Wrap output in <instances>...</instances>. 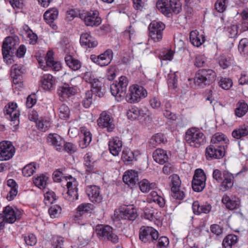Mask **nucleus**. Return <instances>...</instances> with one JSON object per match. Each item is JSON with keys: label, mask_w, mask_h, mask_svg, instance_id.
<instances>
[{"label": "nucleus", "mask_w": 248, "mask_h": 248, "mask_svg": "<svg viewBox=\"0 0 248 248\" xmlns=\"http://www.w3.org/2000/svg\"><path fill=\"white\" fill-rule=\"evenodd\" d=\"M170 180L171 196L173 199L182 200L185 197L184 191L180 189L181 181L179 176L175 174L169 177Z\"/></svg>", "instance_id": "nucleus-8"}, {"label": "nucleus", "mask_w": 248, "mask_h": 248, "mask_svg": "<svg viewBox=\"0 0 248 248\" xmlns=\"http://www.w3.org/2000/svg\"><path fill=\"white\" fill-rule=\"evenodd\" d=\"M156 187L154 183H150L147 179H143L139 183V187L141 192L146 193Z\"/></svg>", "instance_id": "nucleus-49"}, {"label": "nucleus", "mask_w": 248, "mask_h": 248, "mask_svg": "<svg viewBox=\"0 0 248 248\" xmlns=\"http://www.w3.org/2000/svg\"><path fill=\"white\" fill-rule=\"evenodd\" d=\"M165 28V24L160 21H153L149 26V36L155 42L161 41L163 37V31Z\"/></svg>", "instance_id": "nucleus-7"}, {"label": "nucleus", "mask_w": 248, "mask_h": 248, "mask_svg": "<svg viewBox=\"0 0 248 248\" xmlns=\"http://www.w3.org/2000/svg\"><path fill=\"white\" fill-rule=\"evenodd\" d=\"M76 90L73 87H71L68 84H64L60 86L58 89L57 93L60 98V100L64 101L72 95L75 94Z\"/></svg>", "instance_id": "nucleus-23"}, {"label": "nucleus", "mask_w": 248, "mask_h": 248, "mask_svg": "<svg viewBox=\"0 0 248 248\" xmlns=\"http://www.w3.org/2000/svg\"><path fill=\"white\" fill-rule=\"evenodd\" d=\"M22 238H23L25 244L27 246H34L37 243L36 237L33 233L23 235Z\"/></svg>", "instance_id": "nucleus-52"}, {"label": "nucleus", "mask_w": 248, "mask_h": 248, "mask_svg": "<svg viewBox=\"0 0 248 248\" xmlns=\"http://www.w3.org/2000/svg\"><path fill=\"white\" fill-rule=\"evenodd\" d=\"M80 18L84 20L87 26L97 27L101 23V18L99 16V12L97 10H91L84 15H80Z\"/></svg>", "instance_id": "nucleus-11"}, {"label": "nucleus", "mask_w": 248, "mask_h": 248, "mask_svg": "<svg viewBox=\"0 0 248 248\" xmlns=\"http://www.w3.org/2000/svg\"><path fill=\"white\" fill-rule=\"evenodd\" d=\"M15 148L11 142L2 141L0 142V160H8L12 158L15 153Z\"/></svg>", "instance_id": "nucleus-15"}, {"label": "nucleus", "mask_w": 248, "mask_h": 248, "mask_svg": "<svg viewBox=\"0 0 248 248\" xmlns=\"http://www.w3.org/2000/svg\"><path fill=\"white\" fill-rule=\"evenodd\" d=\"M120 216L124 219L134 220L138 216L137 210L133 205H124L120 208Z\"/></svg>", "instance_id": "nucleus-18"}, {"label": "nucleus", "mask_w": 248, "mask_h": 248, "mask_svg": "<svg viewBox=\"0 0 248 248\" xmlns=\"http://www.w3.org/2000/svg\"><path fill=\"white\" fill-rule=\"evenodd\" d=\"M231 59L225 56H220L218 58L219 65L223 69L227 68L231 63Z\"/></svg>", "instance_id": "nucleus-60"}, {"label": "nucleus", "mask_w": 248, "mask_h": 248, "mask_svg": "<svg viewBox=\"0 0 248 248\" xmlns=\"http://www.w3.org/2000/svg\"><path fill=\"white\" fill-rule=\"evenodd\" d=\"M56 200V195L53 191H48L44 194V202L46 204L52 203Z\"/></svg>", "instance_id": "nucleus-61"}, {"label": "nucleus", "mask_w": 248, "mask_h": 248, "mask_svg": "<svg viewBox=\"0 0 248 248\" xmlns=\"http://www.w3.org/2000/svg\"><path fill=\"white\" fill-rule=\"evenodd\" d=\"M39 165L35 162H31L26 165L22 169L24 176L30 177L33 175L35 170L39 168Z\"/></svg>", "instance_id": "nucleus-46"}, {"label": "nucleus", "mask_w": 248, "mask_h": 248, "mask_svg": "<svg viewBox=\"0 0 248 248\" xmlns=\"http://www.w3.org/2000/svg\"><path fill=\"white\" fill-rule=\"evenodd\" d=\"M212 206L209 203H205L200 205L198 201H195L192 204V209L194 214L200 215L201 213L207 214L211 210Z\"/></svg>", "instance_id": "nucleus-32"}, {"label": "nucleus", "mask_w": 248, "mask_h": 248, "mask_svg": "<svg viewBox=\"0 0 248 248\" xmlns=\"http://www.w3.org/2000/svg\"><path fill=\"white\" fill-rule=\"evenodd\" d=\"M128 81L126 77L121 76L118 82L113 83L110 86L111 94L118 101H121L126 96Z\"/></svg>", "instance_id": "nucleus-5"}, {"label": "nucleus", "mask_w": 248, "mask_h": 248, "mask_svg": "<svg viewBox=\"0 0 248 248\" xmlns=\"http://www.w3.org/2000/svg\"><path fill=\"white\" fill-rule=\"evenodd\" d=\"M19 43V40L17 36L7 37L3 41L2 53L4 60L8 64H11L13 62L12 55Z\"/></svg>", "instance_id": "nucleus-1"}, {"label": "nucleus", "mask_w": 248, "mask_h": 248, "mask_svg": "<svg viewBox=\"0 0 248 248\" xmlns=\"http://www.w3.org/2000/svg\"><path fill=\"white\" fill-rule=\"evenodd\" d=\"M221 201L226 208L230 210L237 209L240 204L239 198L232 195L229 196L226 194L223 195Z\"/></svg>", "instance_id": "nucleus-24"}, {"label": "nucleus", "mask_w": 248, "mask_h": 248, "mask_svg": "<svg viewBox=\"0 0 248 248\" xmlns=\"http://www.w3.org/2000/svg\"><path fill=\"white\" fill-rule=\"evenodd\" d=\"M145 218L152 220L154 218L155 210L150 206H146L143 211Z\"/></svg>", "instance_id": "nucleus-62"}, {"label": "nucleus", "mask_w": 248, "mask_h": 248, "mask_svg": "<svg viewBox=\"0 0 248 248\" xmlns=\"http://www.w3.org/2000/svg\"><path fill=\"white\" fill-rule=\"evenodd\" d=\"M218 85L222 89L228 90L232 86V82L229 78H222L218 82Z\"/></svg>", "instance_id": "nucleus-59"}, {"label": "nucleus", "mask_w": 248, "mask_h": 248, "mask_svg": "<svg viewBox=\"0 0 248 248\" xmlns=\"http://www.w3.org/2000/svg\"><path fill=\"white\" fill-rule=\"evenodd\" d=\"M206 175L202 169H196L195 171L192 182V187L194 191L201 192L205 186Z\"/></svg>", "instance_id": "nucleus-9"}, {"label": "nucleus", "mask_w": 248, "mask_h": 248, "mask_svg": "<svg viewBox=\"0 0 248 248\" xmlns=\"http://www.w3.org/2000/svg\"><path fill=\"white\" fill-rule=\"evenodd\" d=\"M128 81L126 77L121 76L118 82L113 83L110 86L111 94L118 101H121L126 96Z\"/></svg>", "instance_id": "nucleus-4"}, {"label": "nucleus", "mask_w": 248, "mask_h": 248, "mask_svg": "<svg viewBox=\"0 0 248 248\" xmlns=\"http://www.w3.org/2000/svg\"><path fill=\"white\" fill-rule=\"evenodd\" d=\"M215 72L211 69H202L196 74L194 78L195 84L201 87H203L213 83L216 79Z\"/></svg>", "instance_id": "nucleus-3"}, {"label": "nucleus", "mask_w": 248, "mask_h": 248, "mask_svg": "<svg viewBox=\"0 0 248 248\" xmlns=\"http://www.w3.org/2000/svg\"><path fill=\"white\" fill-rule=\"evenodd\" d=\"M205 62L206 58L204 55H198L196 56L194 64L197 67H201L204 65Z\"/></svg>", "instance_id": "nucleus-64"}, {"label": "nucleus", "mask_w": 248, "mask_h": 248, "mask_svg": "<svg viewBox=\"0 0 248 248\" xmlns=\"http://www.w3.org/2000/svg\"><path fill=\"white\" fill-rule=\"evenodd\" d=\"M189 39L191 43L197 47L201 46L205 41L204 36L202 34L200 35L197 30L190 32Z\"/></svg>", "instance_id": "nucleus-38"}, {"label": "nucleus", "mask_w": 248, "mask_h": 248, "mask_svg": "<svg viewBox=\"0 0 248 248\" xmlns=\"http://www.w3.org/2000/svg\"><path fill=\"white\" fill-rule=\"evenodd\" d=\"M58 14L59 11L55 8H49L44 14L45 20L53 30L57 29V26L55 24L54 21L57 19Z\"/></svg>", "instance_id": "nucleus-21"}, {"label": "nucleus", "mask_w": 248, "mask_h": 248, "mask_svg": "<svg viewBox=\"0 0 248 248\" xmlns=\"http://www.w3.org/2000/svg\"><path fill=\"white\" fill-rule=\"evenodd\" d=\"M97 122L99 127L106 128L108 132H111L114 129L113 118L106 112H103L100 114Z\"/></svg>", "instance_id": "nucleus-19"}, {"label": "nucleus", "mask_w": 248, "mask_h": 248, "mask_svg": "<svg viewBox=\"0 0 248 248\" xmlns=\"http://www.w3.org/2000/svg\"><path fill=\"white\" fill-rule=\"evenodd\" d=\"M165 138L163 134L158 133L153 136L150 140L149 146L151 148H155L158 144L163 143Z\"/></svg>", "instance_id": "nucleus-51"}, {"label": "nucleus", "mask_w": 248, "mask_h": 248, "mask_svg": "<svg viewBox=\"0 0 248 248\" xmlns=\"http://www.w3.org/2000/svg\"><path fill=\"white\" fill-rule=\"evenodd\" d=\"M47 143L53 146L58 151L63 150L64 140L57 134H49L47 138Z\"/></svg>", "instance_id": "nucleus-22"}, {"label": "nucleus", "mask_w": 248, "mask_h": 248, "mask_svg": "<svg viewBox=\"0 0 248 248\" xmlns=\"http://www.w3.org/2000/svg\"><path fill=\"white\" fill-rule=\"evenodd\" d=\"M122 142L118 137H115L109 141L108 146L110 153L114 156H117L121 152Z\"/></svg>", "instance_id": "nucleus-27"}, {"label": "nucleus", "mask_w": 248, "mask_h": 248, "mask_svg": "<svg viewBox=\"0 0 248 248\" xmlns=\"http://www.w3.org/2000/svg\"><path fill=\"white\" fill-rule=\"evenodd\" d=\"M80 43L82 46H85L89 48L96 47L98 45L97 40L93 37L90 33L88 32L81 34Z\"/></svg>", "instance_id": "nucleus-28"}, {"label": "nucleus", "mask_w": 248, "mask_h": 248, "mask_svg": "<svg viewBox=\"0 0 248 248\" xmlns=\"http://www.w3.org/2000/svg\"><path fill=\"white\" fill-rule=\"evenodd\" d=\"M2 213L6 221L9 223H13L16 220L19 219L22 215L21 211L9 205L4 207Z\"/></svg>", "instance_id": "nucleus-16"}, {"label": "nucleus", "mask_w": 248, "mask_h": 248, "mask_svg": "<svg viewBox=\"0 0 248 248\" xmlns=\"http://www.w3.org/2000/svg\"><path fill=\"white\" fill-rule=\"evenodd\" d=\"M232 136L236 139H239L248 135V126L244 125L234 130L232 133Z\"/></svg>", "instance_id": "nucleus-47"}, {"label": "nucleus", "mask_w": 248, "mask_h": 248, "mask_svg": "<svg viewBox=\"0 0 248 248\" xmlns=\"http://www.w3.org/2000/svg\"><path fill=\"white\" fill-rule=\"evenodd\" d=\"M64 59L67 66L73 71H78L81 67V62L70 55H67Z\"/></svg>", "instance_id": "nucleus-35"}, {"label": "nucleus", "mask_w": 248, "mask_h": 248, "mask_svg": "<svg viewBox=\"0 0 248 248\" xmlns=\"http://www.w3.org/2000/svg\"><path fill=\"white\" fill-rule=\"evenodd\" d=\"M169 87L174 89L177 86V78L175 74H170L169 76L168 79Z\"/></svg>", "instance_id": "nucleus-63"}, {"label": "nucleus", "mask_w": 248, "mask_h": 248, "mask_svg": "<svg viewBox=\"0 0 248 248\" xmlns=\"http://www.w3.org/2000/svg\"><path fill=\"white\" fill-rule=\"evenodd\" d=\"M84 166L85 170L87 173H92L94 171V164L96 160L93 157L91 153H86L84 156Z\"/></svg>", "instance_id": "nucleus-30"}, {"label": "nucleus", "mask_w": 248, "mask_h": 248, "mask_svg": "<svg viewBox=\"0 0 248 248\" xmlns=\"http://www.w3.org/2000/svg\"><path fill=\"white\" fill-rule=\"evenodd\" d=\"M140 155V153L139 150L134 151L125 150L123 151L122 158L125 161L131 162L136 160L137 157Z\"/></svg>", "instance_id": "nucleus-44"}, {"label": "nucleus", "mask_w": 248, "mask_h": 248, "mask_svg": "<svg viewBox=\"0 0 248 248\" xmlns=\"http://www.w3.org/2000/svg\"><path fill=\"white\" fill-rule=\"evenodd\" d=\"M112 58L113 52L109 49L99 55L93 54L90 56V59L93 62L102 67L108 65Z\"/></svg>", "instance_id": "nucleus-12"}, {"label": "nucleus", "mask_w": 248, "mask_h": 248, "mask_svg": "<svg viewBox=\"0 0 248 248\" xmlns=\"http://www.w3.org/2000/svg\"><path fill=\"white\" fill-rule=\"evenodd\" d=\"M141 115L139 109L137 107H132L127 111V116L128 119L135 120L138 119Z\"/></svg>", "instance_id": "nucleus-53"}, {"label": "nucleus", "mask_w": 248, "mask_h": 248, "mask_svg": "<svg viewBox=\"0 0 248 248\" xmlns=\"http://www.w3.org/2000/svg\"><path fill=\"white\" fill-rule=\"evenodd\" d=\"M17 104L15 103H9L6 105L4 109L3 112L8 119L13 122L15 125L19 124V117L20 115L19 111L17 108Z\"/></svg>", "instance_id": "nucleus-13"}, {"label": "nucleus", "mask_w": 248, "mask_h": 248, "mask_svg": "<svg viewBox=\"0 0 248 248\" xmlns=\"http://www.w3.org/2000/svg\"><path fill=\"white\" fill-rule=\"evenodd\" d=\"M93 91H88L85 94V96L82 101V105L85 108H89L93 102Z\"/></svg>", "instance_id": "nucleus-56"}, {"label": "nucleus", "mask_w": 248, "mask_h": 248, "mask_svg": "<svg viewBox=\"0 0 248 248\" xmlns=\"http://www.w3.org/2000/svg\"><path fill=\"white\" fill-rule=\"evenodd\" d=\"M185 140L190 146L199 148L205 142V137L200 130L191 128L186 132Z\"/></svg>", "instance_id": "nucleus-2"}, {"label": "nucleus", "mask_w": 248, "mask_h": 248, "mask_svg": "<svg viewBox=\"0 0 248 248\" xmlns=\"http://www.w3.org/2000/svg\"><path fill=\"white\" fill-rule=\"evenodd\" d=\"M147 201L150 203L152 202H155L160 207H164L165 203L164 199L159 196L158 193L155 191H151L148 196Z\"/></svg>", "instance_id": "nucleus-42"}, {"label": "nucleus", "mask_w": 248, "mask_h": 248, "mask_svg": "<svg viewBox=\"0 0 248 248\" xmlns=\"http://www.w3.org/2000/svg\"><path fill=\"white\" fill-rule=\"evenodd\" d=\"M55 84V79L50 74L44 75L41 81V87L45 91H48L52 89Z\"/></svg>", "instance_id": "nucleus-40"}, {"label": "nucleus", "mask_w": 248, "mask_h": 248, "mask_svg": "<svg viewBox=\"0 0 248 248\" xmlns=\"http://www.w3.org/2000/svg\"><path fill=\"white\" fill-rule=\"evenodd\" d=\"M225 151V147L211 144L206 149V157L208 159H220L224 156Z\"/></svg>", "instance_id": "nucleus-17"}, {"label": "nucleus", "mask_w": 248, "mask_h": 248, "mask_svg": "<svg viewBox=\"0 0 248 248\" xmlns=\"http://www.w3.org/2000/svg\"><path fill=\"white\" fill-rule=\"evenodd\" d=\"M153 156L155 161L160 164H165L169 159L167 151L160 148L154 151Z\"/></svg>", "instance_id": "nucleus-33"}, {"label": "nucleus", "mask_w": 248, "mask_h": 248, "mask_svg": "<svg viewBox=\"0 0 248 248\" xmlns=\"http://www.w3.org/2000/svg\"><path fill=\"white\" fill-rule=\"evenodd\" d=\"M248 111V105L243 100H240L236 104L234 109L235 115L239 118L244 116Z\"/></svg>", "instance_id": "nucleus-37"}, {"label": "nucleus", "mask_w": 248, "mask_h": 248, "mask_svg": "<svg viewBox=\"0 0 248 248\" xmlns=\"http://www.w3.org/2000/svg\"><path fill=\"white\" fill-rule=\"evenodd\" d=\"M93 93L94 92L96 93V95L99 97H102L104 95V92L102 89V83L98 79H91L90 81Z\"/></svg>", "instance_id": "nucleus-41"}, {"label": "nucleus", "mask_w": 248, "mask_h": 248, "mask_svg": "<svg viewBox=\"0 0 248 248\" xmlns=\"http://www.w3.org/2000/svg\"><path fill=\"white\" fill-rule=\"evenodd\" d=\"M53 52L52 51H48L46 57V64L47 66L55 71H59L61 68V63L55 61L53 58Z\"/></svg>", "instance_id": "nucleus-39"}, {"label": "nucleus", "mask_w": 248, "mask_h": 248, "mask_svg": "<svg viewBox=\"0 0 248 248\" xmlns=\"http://www.w3.org/2000/svg\"><path fill=\"white\" fill-rule=\"evenodd\" d=\"M156 6L163 14L167 16H170L168 0H158L156 3Z\"/></svg>", "instance_id": "nucleus-45"}, {"label": "nucleus", "mask_w": 248, "mask_h": 248, "mask_svg": "<svg viewBox=\"0 0 248 248\" xmlns=\"http://www.w3.org/2000/svg\"><path fill=\"white\" fill-rule=\"evenodd\" d=\"M47 179L48 177L44 174H42L35 178L33 182L37 187L40 188H44L46 186Z\"/></svg>", "instance_id": "nucleus-54"}, {"label": "nucleus", "mask_w": 248, "mask_h": 248, "mask_svg": "<svg viewBox=\"0 0 248 248\" xmlns=\"http://www.w3.org/2000/svg\"><path fill=\"white\" fill-rule=\"evenodd\" d=\"M181 3L180 0H169V9L170 15L171 13L178 14L181 10Z\"/></svg>", "instance_id": "nucleus-48"}, {"label": "nucleus", "mask_w": 248, "mask_h": 248, "mask_svg": "<svg viewBox=\"0 0 248 248\" xmlns=\"http://www.w3.org/2000/svg\"><path fill=\"white\" fill-rule=\"evenodd\" d=\"M237 237L234 234H229L224 239L222 244L225 248H232L236 244Z\"/></svg>", "instance_id": "nucleus-50"}, {"label": "nucleus", "mask_w": 248, "mask_h": 248, "mask_svg": "<svg viewBox=\"0 0 248 248\" xmlns=\"http://www.w3.org/2000/svg\"><path fill=\"white\" fill-rule=\"evenodd\" d=\"M62 208L57 204L52 205L48 209V213L52 218L58 217L61 213Z\"/></svg>", "instance_id": "nucleus-55"}, {"label": "nucleus", "mask_w": 248, "mask_h": 248, "mask_svg": "<svg viewBox=\"0 0 248 248\" xmlns=\"http://www.w3.org/2000/svg\"><path fill=\"white\" fill-rule=\"evenodd\" d=\"M67 194L70 196L71 201H75L78 199V182L71 177V181L67 182Z\"/></svg>", "instance_id": "nucleus-29"}, {"label": "nucleus", "mask_w": 248, "mask_h": 248, "mask_svg": "<svg viewBox=\"0 0 248 248\" xmlns=\"http://www.w3.org/2000/svg\"><path fill=\"white\" fill-rule=\"evenodd\" d=\"M123 179L126 185L132 188L139 182L138 172L132 170H127L124 172Z\"/></svg>", "instance_id": "nucleus-20"}, {"label": "nucleus", "mask_w": 248, "mask_h": 248, "mask_svg": "<svg viewBox=\"0 0 248 248\" xmlns=\"http://www.w3.org/2000/svg\"><path fill=\"white\" fill-rule=\"evenodd\" d=\"M233 175L228 171H224L223 178L220 182L219 189L222 191H227L231 188L233 185Z\"/></svg>", "instance_id": "nucleus-26"}, {"label": "nucleus", "mask_w": 248, "mask_h": 248, "mask_svg": "<svg viewBox=\"0 0 248 248\" xmlns=\"http://www.w3.org/2000/svg\"><path fill=\"white\" fill-rule=\"evenodd\" d=\"M82 140L80 141V146L82 148L87 147L92 141V134L85 127L80 128Z\"/></svg>", "instance_id": "nucleus-34"}, {"label": "nucleus", "mask_w": 248, "mask_h": 248, "mask_svg": "<svg viewBox=\"0 0 248 248\" xmlns=\"http://www.w3.org/2000/svg\"><path fill=\"white\" fill-rule=\"evenodd\" d=\"M87 193L90 200L94 203H100L103 199L100 188L96 186H91L87 189Z\"/></svg>", "instance_id": "nucleus-25"}, {"label": "nucleus", "mask_w": 248, "mask_h": 248, "mask_svg": "<svg viewBox=\"0 0 248 248\" xmlns=\"http://www.w3.org/2000/svg\"><path fill=\"white\" fill-rule=\"evenodd\" d=\"M96 232L103 239H107L114 243L118 242V236L113 232V229L109 226L99 225L96 229Z\"/></svg>", "instance_id": "nucleus-14"}, {"label": "nucleus", "mask_w": 248, "mask_h": 248, "mask_svg": "<svg viewBox=\"0 0 248 248\" xmlns=\"http://www.w3.org/2000/svg\"><path fill=\"white\" fill-rule=\"evenodd\" d=\"M229 142L228 139L225 135L221 133H216L212 138L211 142L212 144L219 147H227V144Z\"/></svg>", "instance_id": "nucleus-31"}, {"label": "nucleus", "mask_w": 248, "mask_h": 248, "mask_svg": "<svg viewBox=\"0 0 248 248\" xmlns=\"http://www.w3.org/2000/svg\"><path fill=\"white\" fill-rule=\"evenodd\" d=\"M147 92L142 86L133 85L129 88L128 93L125 96L126 101L130 103H135L146 97Z\"/></svg>", "instance_id": "nucleus-6"}, {"label": "nucleus", "mask_w": 248, "mask_h": 248, "mask_svg": "<svg viewBox=\"0 0 248 248\" xmlns=\"http://www.w3.org/2000/svg\"><path fill=\"white\" fill-rule=\"evenodd\" d=\"M70 110L67 106L62 104L59 108V116L61 119H66L69 118Z\"/></svg>", "instance_id": "nucleus-58"}, {"label": "nucleus", "mask_w": 248, "mask_h": 248, "mask_svg": "<svg viewBox=\"0 0 248 248\" xmlns=\"http://www.w3.org/2000/svg\"><path fill=\"white\" fill-rule=\"evenodd\" d=\"M93 208V205L91 203H81L77 208V212L75 215V220L77 221L78 218L85 213L91 212Z\"/></svg>", "instance_id": "nucleus-36"}, {"label": "nucleus", "mask_w": 248, "mask_h": 248, "mask_svg": "<svg viewBox=\"0 0 248 248\" xmlns=\"http://www.w3.org/2000/svg\"><path fill=\"white\" fill-rule=\"evenodd\" d=\"M158 232L150 227H142L140 231L139 237L144 243H151L158 238Z\"/></svg>", "instance_id": "nucleus-10"}, {"label": "nucleus", "mask_w": 248, "mask_h": 248, "mask_svg": "<svg viewBox=\"0 0 248 248\" xmlns=\"http://www.w3.org/2000/svg\"><path fill=\"white\" fill-rule=\"evenodd\" d=\"M163 113L164 116L168 119L172 121H175L177 119V115L171 111V104L168 101H166L164 103Z\"/></svg>", "instance_id": "nucleus-43"}, {"label": "nucleus", "mask_w": 248, "mask_h": 248, "mask_svg": "<svg viewBox=\"0 0 248 248\" xmlns=\"http://www.w3.org/2000/svg\"><path fill=\"white\" fill-rule=\"evenodd\" d=\"M36 125L38 129L42 131H46L51 126L49 121L41 119L36 122Z\"/></svg>", "instance_id": "nucleus-57"}]
</instances>
